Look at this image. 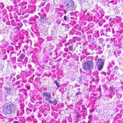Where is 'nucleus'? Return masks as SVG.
<instances>
[{
  "mask_svg": "<svg viewBox=\"0 0 123 123\" xmlns=\"http://www.w3.org/2000/svg\"><path fill=\"white\" fill-rule=\"evenodd\" d=\"M15 108V105L13 104L6 102L2 106V111L5 115L7 116L14 112Z\"/></svg>",
  "mask_w": 123,
  "mask_h": 123,
  "instance_id": "f257e3e1",
  "label": "nucleus"
},
{
  "mask_svg": "<svg viewBox=\"0 0 123 123\" xmlns=\"http://www.w3.org/2000/svg\"><path fill=\"white\" fill-rule=\"evenodd\" d=\"M83 69L85 71L89 70L94 66V62L91 60H87L84 62L82 64Z\"/></svg>",
  "mask_w": 123,
  "mask_h": 123,
  "instance_id": "f03ea898",
  "label": "nucleus"
},
{
  "mask_svg": "<svg viewBox=\"0 0 123 123\" xmlns=\"http://www.w3.org/2000/svg\"><path fill=\"white\" fill-rule=\"evenodd\" d=\"M42 93L43 97L45 98V100L46 101H48L49 103H53V102L52 100H50L51 98V94L50 92H43Z\"/></svg>",
  "mask_w": 123,
  "mask_h": 123,
  "instance_id": "7ed1b4c3",
  "label": "nucleus"
},
{
  "mask_svg": "<svg viewBox=\"0 0 123 123\" xmlns=\"http://www.w3.org/2000/svg\"><path fill=\"white\" fill-rule=\"evenodd\" d=\"M65 6L66 7V9L67 10L69 11L74 10H75V8L74 5V2L71 0H69Z\"/></svg>",
  "mask_w": 123,
  "mask_h": 123,
  "instance_id": "20e7f679",
  "label": "nucleus"
},
{
  "mask_svg": "<svg viewBox=\"0 0 123 123\" xmlns=\"http://www.w3.org/2000/svg\"><path fill=\"white\" fill-rule=\"evenodd\" d=\"M104 61V59H101L100 58L98 59L97 62L96 64L98 70H101L103 68Z\"/></svg>",
  "mask_w": 123,
  "mask_h": 123,
  "instance_id": "39448f33",
  "label": "nucleus"
},
{
  "mask_svg": "<svg viewBox=\"0 0 123 123\" xmlns=\"http://www.w3.org/2000/svg\"><path fill=\"white\" fill-rule=\"evenodd\" d=\"M25 55L23 54H21L19 57V58L18 59V62H22V59H23L25 57Z\"/></svg>",
  "mask_w": 123,
  "mask_h": 123,
  "instance_id": "423d86ee",
  "label": "nucleus"
},
{
  "mask_svg": "<svg viewBox=\"0 0 123 123\" xmlns=\"http://www.w3.org/2000/svg\"><path fill=\"white\" fill-rule=\"evenodd\" d=\"M12 88L8 87H5L4 90L6 91L7 93L9 94L10 93Z\"/></svg>",
  "mask_w": 123,
  "mask_h": 123,
  "instance_id": "0eeeda50",
  "label": "nucleus"
},
{
  "mask_svg": "<svg viewBox=\"0 0 123 123\" xmlns=\"http://www.w3.org/2000/svg\"><path fill=\"white\" fill-rule=\"evenodd\" d=\"M28 60V58L25 55V57H24V59H22V63H27Z\"/></svg>",
  "mask_w": 123,
  "mask_h": 123,
  "instance_id": "6e6552de",
  "label": "nucleus"
},
{
  "mask_svg": "<svg viewBox=\"0 0 123 123\" xmlns=\"http://www.w3.org/2000/svg\"><path fill=\"white\" fill-rule=\"evenodd\" d=\"M73 45H72L69 46L68 48L70 50V51H74L75 50V48L74 49L73 47Z\"/></svg>",
  "mask_w": 123,
  "mask_h": 123,
  "instance_id": "1a4fd4ad",
  "label": "nucleus"
},
{
  "mask_svg": "<svg viewBox=\"0 0 123 123\" xmlns=\"http://www.w3.org/2000/svg\"><path fill=\"white\" fill-rule=\"evenodd\" d=\"M55 83L56 84L58 88L61 86V85L59 84V83L58 82V81L57 80H55Z\"/></svg>",
  "mask_w": 123,
  "mask_h": 123,
  "instance_id": "9d476101",
  "label": "nucleus"
},
{
  "mask_svg": "<svg viewBox=\"0 0 123 123\" xmlns=\"http://www.w3.org/2000/svg\"><path fill=\"white\" fill-rule=\"evenodd\" d=\"M57 103V101L56 99H55L53 101V104L54 105H56Z\"/></svg>",
  "mask_w": 123,
  "mask_h": 123,
  "instance_id": "9b49d317",
  "label": "nucleus"
},
{
  "mask_svg": "<svg viewBox=\"0 0 123 123\" xmlns=\"http://www.w3.org/2000/svg\"><path fill=\"white\" fill-rule=\"evenodd\" d=\"M77 37H74L73 38V41L74 42H75L77 40Z\"/></svg>",
  "mask_w": 123,
  "mask_h": 123,
  "instance_id": "f8f14e48",
  "label": "nucleus"
},
{
  "mask_svg": "<svg viewBox=\"0 0 123 123\" xmlns=\"http://www.w3.org/2000/svg\"><path fill=\"white\" fill-rule=\"evenodd\" d=\"M41 22H43V21L44 19V18L43 17H42L41 18Z\"/></svg>",
  "mask_w": 123,
  "mask_h": 123,
  "instance_id": "ddd939ff",
  "label": "nucleus"
},
{
  "mask_svg": "<svg viewBox=\"0 0 123 123\" xmlns=\"http://www.w3.org/2000/svg\"><path fill=\"white\" fill-rule=\"evenodd\" d=\"M113 88L111 87L109 88V90L110 91H113Z\"/></svg>",
  "mask_w": 123,
  "mask_h": 123,
  "instance_id": "4468645a",
  "label": "nucleus"
},
{
  "mask_svg": "<svg viewBox=\"0 0 123 123\" xmlns=\"http://www.w3.org/2000/svg\"><path fill=\"white\" fill-rule=\"evenodd\" d=\"M66 17H67V16L66 15H65L64 16V19L65 20H66V19H67Z\"/></svg>",
  "mask_w": 123,
  "mask_h": 123,
  "instance_id": "2eb2a0df",
  "label": "nucleus"
},
{
  "mask_svg": "<svg viewBox=\"0 0 123 123\" xmlns=\"http://www.w3.org/2000/svg\"><path fill=\"white\" fill-rule=\"evenodd\" d=\"M107 47L108 48H109L111 47V45L110 44H108L107 45Z\"/></svg>",
  "mask_w": 123,
  "mask_h": 123,
  "instance_id": "dca6fc26",
  "label": "nucleus"
},
{
  "mask_svg": "<svg viewBox=\"0 0 123 123\" xmlns=\"http://www.w3.org/2000/svg\"><path fill=\"white\" fill-rule=\"evenodd\" d=\"M80 93V92H78L76 93L75 95V96H77Z\"/></svg>",
  "mask_w": 123,
  "mask_h": 123,
  "instance_id": "f3484780",
  "label": "nucleus"
},
{
  "mask_svg": "<svg viewBox=\"0 0 123 123\" xmlns=\"http://www.w3.org/2000/svg\"><path fill=\"white\" fill-rule=\"evenodd\" d=\"M18 123V122L17 121H15L13 122V123Z\"/></svg>",
  "mask_w": 123,
  "mask_h": 123,
  "instance_id": "a211bd4d",
  "label": "nucleus"
},
{
  "mask_svg": "<svg viewBox=\"0 0 123 123\" xmlns=\"http://www.w3.org/2000/svg\"><path fill=\"white\" fill-rule=\"evenodd\" d=\"M79 115H76L75 116V117H79Z\"/></svg>",
  "mask_w": 123,
  "mask_h": 123,
  "instance_id": "6ab92c4d",
  "label": "nucleus"
},
{
  "mask_svg": "<svg viewBox=\"0 0 123 123\" xmlns=\"http://www.w3.org/2000/svg\"><path fill=\"white\" fill-rule=\"evenodd\" d=\"M66 51H68V49L67 48L66 49Z\"/></svg>",
  "mask_w": 123,
  "mask_h": 123,
  "instance_id": "aec40b11",
  "label": "nucleus"
},
{
  "mask_svg": "<svg viewBox=\"0 0 123 123\" xmlns=\"http://www.w3.org/2000/svg\"><path fill=\"white\" fill-rule=\"evenodd\" d=\"M88 123H90V121H89L88 122Z\"/></svg>",
  "mask_w": 123,
  "mask_h": 123,
  "instance_id": "412c9836",
  "label": "nucleus"
},
{
  "mask_svg": "<svg viewBox=\"0 0 123 123\" xmlns=\"http://www.w3.org/2000/svg\"><path fill=\"white\" fill-rule=\"evenodd\" d=\"M67 12L66 11L65 12V14H66V12Z\"/></svg>",
  "mask_w": 123,
  "mask_h": 123,
  "instance_id": "4be33fe9",
  "label": "nucleus"
},
{
  "mask_svg": "<svg viewBox=\"0 0 123 123\" xmlns=\"http://www.w3.org/2000/svg\"><path fill=\"white\" fill-rule=\"evenodd\" d=\"M17 28H18V29H19V28H18V27H17Z\"/></svg>",
  "mask_w": 123,
  "mask_h": 123,
  "instance_id": "5701e85b",
  "label": "nucleus"
},
{
  "mask_svg": "<svg viewBox=\"0 0 123 123\" xmlns=\"http://www.w3.org/2000/svg\"><path fill=\"white\" fill-rule=\"evenodd\" d=\"M81 51H82V52H83V50H81Z\"/></svg>",
  "mask_w": 123,
  "mask_h": 123,
  "instance_id": "b1692460",
  "label": "nucleus"
},
{
  "mask_svg": "<svg viewBox=\"0 0 123 123\" xmlns=\"http://www.w3.org/2000/svg\"><path fill=\"white\" fill-rule=\"evenodd\" d=\"M1 19V17H0V19Z\"/></svg>",
  "mask_w": 123,
  "mask_h": 123,
  "instance_id": "393cba45",
  "label": "nucleus"
},
{
  "mask_svg": "<svg viewBox=\"0 0 123 123\" xmlns=\"http://www.w3.org/2000/svg\"><path fill=\"white\" fill-rule=\"evenodd\" d=\"M9 83L10 84V83Z\"/></svg>",
  "mask_w": 123,
  "mask_h": 123,
  "instance_id": "a878e982",
  "label": "nucleus"
},
{
  "mask_svg": "<svg viewBox=\"0 0 123 123\" xmlns=\"http://www.w3.org/2000/svg\"><path fill=\"white\" fill-rule=\"evenodd\" d=\"M90 117H89V118H90Z\"/></svg>",
  "mask_w": 123,
  "mask_h": 123,
  "instance_id": "bb28decb",
  "label": "nucleus"
}]
</instances>
